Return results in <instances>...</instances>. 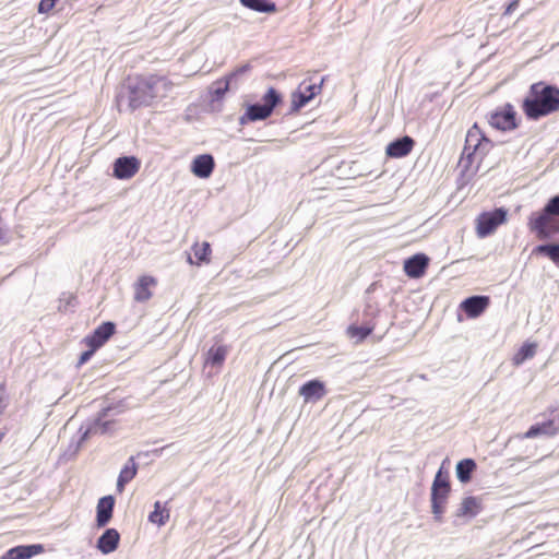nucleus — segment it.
Wrapping results in <instances>:
<instances>
[{"instance_id":"a19ab883","label":"nucleus","mask_w":559,"mask_h":559,"mask_svg":"<svg viewBox=\"0 0 559 559\" xmlns=\"http://www.w3.org/2000/svg\"><path fill=\"white\" fill-rule=\"evenodd\" d=\"M520 0H512L506 8L504 15L512 14L519 7Z\"/></svg>"},{"instance_id":"37998d69","label":"nucleus","mask_w":559,"mask_h":559,"mask_svg":"<svg viewBox=\"0 0 559 559\" xmlns=\"http://www.w3.org/2000/svg\"><path fill=\"white\" fill-rule=\"evenodd\" d=\"M3 236H4V234H3V231L0 229V241L3 239Z\"/></svg>"},{"instance_id":"f03ea898","label":"nucleus","mask_w":559,"mask_h":559,"mask_svg":"<svg viewBox=\"0 0 559 559\" xmlns=\"http://www.w3.org/2000/svg\"><path fill=\"white\" fill-rule=\"evenodd\" d=\"M170 88L171 83L166 76H139L128 85V106L131 110L150 106L154 99L165 97Z\"/></svg>"},{"instance_id":"a211bd4d","label":"nucleus","mask_w":559,"mask_h":559,"mask_svg":"<svg viewBox=\"0 0 559 559\" xmlns=\"http://www.w3.org/2000/svg\"><path fill=\"white\" fill-rule=\"evenodd\" d=\"M483 511V501L479 497L468 496L462 499L459 504L455 516L462 519H473Z\"/></svg>"},{"instance_id":"393cba45","label":"nucleus","mask_w":559,"mask_h":559,"mask_svg":"<svg viewBox=\"0 0 559 559\" xmlns=\"http://www.w3.org/2000/svg\"><path fill=\"white\" fill-rule=\"evenodd\" d=\"M228 354V347L226 345L212 346L206 354L205 364L212 367H221Z\"/></svg>"},{"instance_id":"4c0bfd02","label":"nucleus","mask_w":559,"mask_h":559,"mask_svg":"<svg viewBox=\"0 0 559 559\" xmlns=\"http://www.w3.org/2000/svg\"><path fill=\"white\" fill-rule=\"evenodd\" d=\"M57 0H40L38 4L39 13H47L52 10L56 5Z\"/></svg>"},{"instance_id":"c03bdc74","label":"nucleus","mask_w":559,"mask_h":559,"mask_svg":"<svg viewBox=\"0 0 559 559\" xmlns=\"http://www.w3.org/2000/svg\"><path fill=\"white\" fill-rule=\"evenodd\" d=\"M122 98H123V95H120V96L118 97V100L120 102Z\"/></svg>"},{"instance_id":"9d476101","label":"nucleus","mask_w":559,"mask_h":559,"mask_svg":"<svg viewBox=\"0 0 559 559\" xmlns=\"http://www.w3.org/2000/svg\"><path fill=\"white\" fill-rule=\"evenodd\" d=\"M559 433V408L549 412L546 419L532 425L524 433V438H535L537 436H555Z\"/></svg>"},{"instance_id":"473e14b6","label":"nucleus","mask_w":559,"mask_h":559,"mask_svg":"<svg viewBox=\"0 0 559 559\" xmlns=\"http://www.w3.org/2000/svg\"><path fill=\"white\" fill-rule=\"evenodd\" d=\"M379 313L380 309L378 304L372 300H367L361 313L362 322L376 323L374 320Z\"/></svg>"},{"instance_id":"5701e85b","label":"nucleus","mask_w":559,"mask_h":559,"mask_svg":"<svg viewBox=\"0 0 559 559\" xmlns=\"http://www.w3.org/2000/svg\"><path fill=\"white\" fill-rule=\"evenodd\" d=\"M157 281L153 276L143 275L134 284V299L139 302L147 301L152 297L151 286H155Z\"/></svg>"},{"instance_id":"ea45409f","label":"nucleus","mask_w":559,"mask_h":559,"mask_svg":"<svg viewBox=\"0 0 559 559\" xmlns=\"http://www.w3.org/2000/svg\"><path fill=\"white\" fill-rule=\"evenodd\" d=\"M432 484H439V485H450V481H449V476L448 474H443L442 471L440 469L436 477H435V480Z\"/></svg>"},{"instance_id":"f257e3e1","label":"nucleus","mask_w":559,"mask_h":559,"mask_svg":"<svg viewBox=\"0 0 559 559\" xmlns=\"http://www.w3.org/2000/svg\"><path fill=\"white\" fill-rule=\"evenodd\" d=\"M522 110L534 121L559 111V87L543 81L533 83L523 99Z\"/></svg>"},{"instance_id":"f3484780","label":"nucleus","mask_w":559,"mask_h":559,"mask_svg":"<svg viewBox=\"0 0 559 559\" xmlns=\"http://www.w3.org/2000/svg\"><path fill=\"white\" fill-rule=\"evenodd\" d=\"M414 145V139L409 135H404L390 142L385 148V153L390 157L402 158L412 152Z\"/></svg>"},{"instance_id":"c756f323","label":"nucleus","mask_w":559,"mask_h":559,"mask_svg":"<svg viewBox=\"0 0 559 559\" xmlns=\"http://www.w3.org/2000/svg\"><path fill=\"white\" fill-rule=\"evenodd\" d=\"M536 347L537 345L535 343H524L513 356V365L520 366L527 359L533 358L536 354Z\"/></svg>"},{"instance_id":"39448f33","label":"nucleus","mask_w":559,"mask_h":559,"mask_svg":"<svg viewBox=\"0 0 559 559\" xmlns=\"http://www.w3.org/2000/svg\"><path fill=\"white\" fill-rule=\"evenodd\" d=\"M107 412L108 411L105 409L103 411L102 414H99V416L96 419L92 421H86L81 425L78 431L79 439L76 441V448L74 449V452L79 451L81 449L82 443L85 442L87 439L97 435H109L114 431L116 423L114 420L105 419Z\"/></svg>"},{"instance_id":"6ab92c4d","label":"nucleus","mask_w":559,"mask_h":559,"mask_svg":"<svg viewBox=\"0 0 559 559\" xmlns=\"http://www.w3.org/2000/svg\"><path fill=\"white\" fill-rule=\"evenodd\" d=\"M214 167V157L211 154H201L193 158L191 171L194 176L206 179L212 175Z\"/></svg>"},{"instance_id":"c85d7f7f","label":"nucleus","mask_w":559,"mask_h":559,"mask_svg":"<svg viewBox=\"0 0 559 559\" xmlns=\"http://www.w3.org/2000/svg\"><path fill=\"white\" fill-rule=\"evenodd\" d=\"M533 253L545 255L559 265V243L538 245L533 249Z\"/></svg>"},{"instance_id":"ddd939ff","label":"nucleus","mask_w":559,"mask_h":559,"mask_svg":"<svg viewBox=\"0 0 559 559\" xmlns=\"http://www.w3.org/2000/svg\"><path fill=\"white\" fill-rule=\"evenodd\" d=\"M140 169V160L134 156L118 157L112 165V174L118 179H130Z\"/></svg>"},{"instance_id":"4be33fe9","label":"nucleus","mask_w":559,"mask_h":559,"mask_svg":"<svg viewBox=\"0 0 559 559\" xmlns=\"http://www.w3.org/2000/svg\"><path fill=\"white\" fill-rule=\"evenodd\" d=\"M120 542V534L115 528L106 530L97 540V548L103 554L107 555L118 548Z\"/></svg>"},{"instance_id":"72a5a7b5","label":"nucleus","mask_w":559,"mask_h":559,"mask_svg":"<svg viewBox=\"0 0 559 559\" xmlns=\"http://www.w3.org/2000/svg\"><path fill=\"white\" fill-rule=\"evenodd\" d=\"M251 70L250 63L242 64L238 68H236L233 72H230L226 79L234 85H237L239 76L246 74Z\"/></svg>"},{"instance_id":"cd10ccee","label":"nucleus","mask_w":559,"mask_h":559,"mask_svg":"<svg viewBox=\"0 0 559 559\" xmlns=\"http://www.w3.org/2000/svg\"><path fill=\"white\" fill-rule=\"evenodd\" d=\"M193 254L197 259L195 264H200L202 262H209L210 261V254L212 252L211 246L209 242L204 241L202 245L194 243L192 247ZM187 261L190 264H194V261L191 258V254H188Z\"/></svg>"},{"instance_id":"c9c22d12","label":"nucleus","mask_w":559,"mask_h":559,"mask_svg":"<svg viewBox=\"0 0 559 559\" xmlns=\"http://www.w3.org/2000/svg\"><path fill=\"white\" fill-rule=\"evenodd\" d=\"M74 301H75L74 296L63 294L62 297L60 298V305H59L58 309L60 311H67L68 307L74 306V304H73Z\"/></svg>"},{"instance_id":"dca6fc26","label":"nucleus","mask_w":559,"mask_h":559,"mask_svg":"<svg viewBox=\"0 0 559 559\" xmlns=\"http://www.w3.org/2000/svg\"><path fill=\"white\" fill-rule=\"evenodd\" d=\"M325 394V384L319 379L309 380L299 388V395L304 397L305 402L316 403Z\"/></svg>"},{"instance_id":"a878e982","label":"nucleus","mask_w":559,"mask_h":559,"mask_svg":"<svg viewBox=\"0 0 559 559\" xmlns=\"http://www.w3.org/2000/svg\"><path fill=\"white\" fill-rule=\"evenodd\" d=\"M240 3L260 13H274L276 11V4L270 0H240Z\"/></svg>"},{"instance_id":"aec40b11","label":"nucleus","mask_w":559,"mask_h":559,"mask_svg":"<svg viewBox=\"0 0 559 559\" xmlns=\"http://www.w3.org/2000/svg\"><path fill=\"white\" fill-rule=\"evenodd\" d=\"M44 546L40 544L16 546L9 549L1 559H29L44 552Z\"/></svg>"},{"instance_id":"4468645a","label":"nucleus","mask_w":559,"mask_h":559,"mask_svg":"<svg viewBox=\"0 0 559 559\" xmlns=\"http://www.w3.org/2000/svg\"><path fill=\"white\" fill-rule=\"evenodd\" d=\"M429 265V258L425 253H416L404 261V272L411 278H420Z\"/></svg>"},{"instance_id":"bb28decb","label":"nucleus","mask_w":559,"mask_h":559,"mask_svg":"<svg viewBox=\"0 0 559 559\" xmlns=\"http://www.w3.org/2000/svg\"><path fill=\"white\" fill-rule=\"evenodd\" d=\"M136 475V465L134 461L131 459L126 466L121 469L118 481H117V490L122 492L126 484L131 481Z\"/></svg>"},{"instance_id":"6e6552de","label":"nucleus","mask_w":559,"mask_h":559,"mask_svg":"<svg viewBox=\"0 0 559 559\" xmlns=\"http://www.w3.org/2000/svg\"><path fill=\"white\" fill-rule=\"evenodd\" d=\"M492 147V142L484 134L477 123H474L467 131L463 154L467 158L475 155L484 156Z\"/></svg>"},{"instance_id":"20e7f679","label":"nucleus","mask_w":559,"mask_h":559,"mask_svg":"<svg viewBox=\"0 0 559 559\" xmlns=\"http://www.w3.org/2000/svg\"><path fill=\"white\" fill-rule=\"evenodd\" d=\"M262 104L254 103L246 106L245 112L238 119L240 126H246L249 122L266 120L272 116L274 109L283 102V97L276 88L271 86L262 96Z\"/></svg>"},{"instance_id":"e433bc0d","label":"nucleus","mask_w":559,"mask_h":559,"mask_svg":"<svg viewBox=\"0 0 559 559\" xmlns=\"http://www.w3.org/2000/svg\"><path fill=\"white\" fill-rule=\"evenodd\" d=\"M9 405V397L7 394V390L3 383L0 384V414L4 412V409Z\"/></svg>"},{"instance_id":"f704fd0d","label":"nucleus","mask_w":559,"mask_h":559,"mask_svg":"<svg viewBox=\"0 0 559 559\" xmlns=\"http://www.w3.org/2000/svg\"><path fill=\"white\" fill-rule=\"evenodd\" d=\"M218 86L214 90L213 94L216 99L222 98L225 93L234 85L225 78L224 82H217Z\"/></svg>"},{"instance_id":"7c9ffc66","label":"nucleus","mask_w":559,"mask_h":559,"mask_svg":"<svg viewBox=\"0 0 559 559\" xmlns=\"http://www.w3.org/2000/svg\"><path fill=\"white\" fill-rule=\"evenodd\" d=\"M476 464L471 459H465L459 462L456 466L457 478L462 483H467L471 479V474L475 469Z\"/></svg>"},{"instance_id":"2f4dec72","label":"nucleus","mask_w":559,"mask_h":559,"mask_svg":"<svg viewBox=\"0 0 559 559\" xmlns=\"http://www.w3.org/2000/svg\"><path fill=\"white\" fill-rule=\"evenodd\" d=\"M170 516L169 510L167 508H162L160 502L157 501L154 504V511L150 514V522L162 526L168 522Z\"/></svg>"},{"instance_id":"423d86ee","label":"nucleus","mask_w":559,"mask_h":559,"mask_svg":"<svg viewBox=\"0 0 559 559\" xmlns=\"http://www.w3.org/2000/svg\"><path fill=\"white\" fill-rule=\"evenodd\" d=\"M325 78L320 82H312L311 79L304 80L296 91L292 93L290 114L298 112L302 107L310 103L322 91Z\"/></svg>"},{"instance_id":"58836bf2","label":"nucleus","mask_w":559,"mask_h":559,"mask_svg":"<svg viewBox=\"0 0 559 559\" xmlns=\"http://www.w3.org/2000/svg\"><path fill=\"white\" fill-rule=\"evenodd\" d=\"M97 349H94L93 347H88L87 350L83 352L81 355H80V358H79V361H78V366H82L84 365L85 362H87L92 356L94 355V353L96 352Z\"/></svg>"},{"instance_id":"0eeeda50","label":"nucleus","mask_w":559,"mask_h":559,"mask_svg":"<svg viewBox=\"0 0 559 559\" xmlns=\"http://www.w3.org/2000/svg\"><path fill=\"white\" fill-rule=\"evenodd\" d=\"M508 211L504 207H497L492 211L480 213L476 218V234L485 238L507 222Z\"/></svg>"},{"instance_id":"79ce46f5","label":"nucleus","mask_w":559,"mask_h":559,"mask_svg":"<svg viewBox=\"0 0 559 559\" xmlns=\"http://www.w3.org/2000/svg\"><path fill=\"white\" fill-rule=\"evenodd\" d=\"M5 433L7 432H5L4 428L0 430V442L2 441L3 437L5 436Z\"/></svg>"},{"instance_id":"1a4fd4ad","label":"nucleus","mask_w":559,"mask_h":559,"mask_svg":"<svg viewBox=\"0 0 559 559\" xmlns=\"http://www.w3.org/2000/svg\"><path fill=\"white\" fill-rule=\"evenodd\" d=\"M488 123L500 131H512L518 128L516 111L514 107L507 103L487 115Z\"/></svg>"},{"instance_id":"f8f14e48","label":"nucleus","mask_w":559,"mask_h":559,"mask_svg":"<svg viewBox=\"0 0 559 559\" xmlns=\"http://www.w3.org/2000/svg\"><path fill=\"white\" fill-rule=\"evenodd\" d=\"M115 331L116 325L114 322H103L93 331V333L85 336L83 342L86 344L87 347L98 349L114 335Z\"/></svg>"},{"instance_id":"412c9836","label":"nucleus","mask_w":559,"mask_h":559,"mask_svg":"<svg viewBox=\"0 0 559 559\" xmlns=\"http://www.w3.org/2000/svg\"><path fill=\"white\" fill-rule=\"evenodd\" d=\"M115 499L112 496H106L99 499L97 503L96 522L98 527L105 526L112 518Z\"/></svg>"},{"instance_id":"b1692460","label":"nucleus","mask_w":559,"mask_h":559,"mask_svg":"<svg viewBox=\"0 0 559 559\" xmlns=\"http://www.w3.org/2000/svg\"><path fill=\"white\" fill-rule=\"evenodd\" d=\"M376 323L362 322L360 325L350 324L346 332L355 343H361L372 333Z\"/></svg>"},{"instance_id":"9b49d317","label":"nucleus","mask_w":559,"mask_h":559,"mask_svg":"<svg viewBox=\"0 0 559 559\" xmlns=\"http://www.w3.org/2000/svg\"><path fill=\"white\" fill-rule=\"evenodd\" d=\"M450 485L432 484L431 487V511L436 521H441L450 496Z\"/></svg>"},{"instance_id":"7ed1b4c3","label":"nucleus","mask_w":559,"mask_h":559,"mask_svg":"<svg viewBox=\"0 0 559 559\" xmlns=\"http://www.w3.org/2000/svg\"><path fill=\"white\" fill-rule=\"evenodd\" d=\"M559 194L551 197L539 212L530 215L527 227L540 240L559 234Z\"/></svg>"},{"instance_id":"2eb2a0df","label":"nucleus","mask_w":559,"mask_h":559,"mask_svg":"<svg viewBox=\"0 0 559 559\" xmlns=\"http://www.w3.org/2000/svg\"><path fill=\"white\" fill-rule=\"evenodd\" d=\"M490 299L488 296L475 295L464 299L460 308L465 312L468 318L479 317L489 306Z\"/></svg>"}]
</instances>
